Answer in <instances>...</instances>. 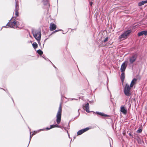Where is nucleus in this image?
<instances>
[{
	"label": "nucleus",
	"mask_w": 147,
	"mask_h": 147,
	"mask_svg": "<svg viewBox=\"0 0 147 147\" xmlns=\"http://www.w3.org/2000/svg\"><path fill=\"white\" fill-rule=\"evenodd\" d=\"M62 109V106L61 104H60L56 115V122L57 124H59L61 122Z\"/></svg>",
	"instance_id": "1"
},
{
	"label": "nucleus",
	"mask_w": 147,
	"mask_h": 147,
	"mask_svg": "<svg viewBox=\"0 0 147 147\" xmlns=\"http://www.w3.org/2000/svg\"><path fill=\"white\" fill-rule=\"evenodd\" d=\"M20 25L19 22L17 20H14L13 21L11 20L10 22H8L7 25L9 27L16 28L18 27V26Z\"/></svg>",
	"instance_id": "2"
},
{
	"label": "nucleus",
	"mask_w": 147,
	"mask_h": 147,
	"mask_svg": "<svg viewBox=\"0 0 147 147\" xmlns=\"http://www.w3.org/2000/svg\"><path fill=\"white\" fill-rule=\"evenodd\" d=\"M32 34L34 37L38 41V43L40 42L41 34L40 31H36L33 32Z\"/></svg>",
	"instance_id": "3"
},
{
	"label": "nucleus",
	"mask_w": 147,
	"mask_h": 147,
	"mask_svg": "<svg viewBox=\"0 0 147 147\" xmlns=\"http://www.w3.org/2000/svg\"><path fill=\"white\" fill-rule=\"evenodd\" d=\"M132 87H130V85L127 84H126L124 88V93L127 96H129L130 95V92L131 88Z\"/></svg>",
	"instance_id": "4"
},
{
	"label": "nucleus",
	"mask_w": 147,
	"mask_h": 147,
	"mask_svg": "<svg viewBox=\"0 0 147 147\" xmlns=\"http://www.w3.org/2000/svg\"><path fill=\"white\" fill-rule=\"evenodd\" d=\"M138 57V55L136 54L133 55L129 58V61L131 63H133L136 60Z\"/></svg>",
	"instance_id": "5"
},
{
	"label": "nucleus",
	"mask_w": 147,
	"mask_h": 147,
	"mask_svg": "<svg viewBox=\"0 0 147 147\" xmlns=\"http://www.w3.org/2000/svg\"><path fill=\"white\" fill-rule=\"evenodd\" d=\"M15 6V15L16 17H18L19 16V12H18V11L19 9L18 3V2H16Z\"/></svg>",
	"instance_id": "6"
},
{
	"label": "nucleus",
	"mask_w": 147,
	"mask_h": 147,
	"mask_svg": "<svg viewBox=\"0 0 147 147\" xmlns=\"http://www.w3.org/2000/svg\"><path fill=\"white\" fill-rule=\"evenodd\" d=\"M89 129L90 128L89 127H86L85 128L81 129L79 131L77 132L78 135H79L82 134L83 133L89 130Z\"/></svg>",
	"instance_id": "7"
},
{
	"label": "nucleus",
	"mask_w": 147,
	"mask_h": 147,
	"mask_svg": "<svg viewBox=\"0 0 147 147\" xmlns=\"http://www.w3.org/2000/svg\"><path fill=\"white\" fill-rule=\"evenodd\" d=\"M56 28V26L53 23H51L49 26V29L50 31H53Z\"/></svg>",
	"instance_id": "8"
},
{
	"label": "nucleus",
	"mask_w": 147,
	"mask_h": 147,
	"mask_svg": "<svg viewBox=\"0 0 147 147\" xmlns=\"http://www.w3.org/2000/svg\"><path fill=\"white\" fill-rule=\"evenodd\" d=\"M127 66V65L126 64L125 62H124L122 63L121 65L120 69L121 72H124Z\"/></svg>",
	"instance_id": "9"
},
{
	"label": "nucleus",
	"mask_w": 147,
	"mask_h": 147,
	"mask_svg": "<svg viewBox=\"0 0 147 147\" xmlns=\"http://www.w3.org/2000/svg\"><path fill=\"white\" fill-rule=\"evenodd\" d=\"M89 104L87 102L85 104L84 106H83V109L85 110L87 112H89L90 111L89 110Z\"/></svg>",
	"instance_id": "10"
},
{
	"label": "nucleus",
	"mask_w": 147,
	"mask_h": 147,
	"mask_svg": "<svg viewBox=\"0 0 147 147\" xmlns=\"http://www.w3.org/2000/svg\"><path fill=\"white\" fill-rule=\"evenodd\" d=\"M120 111L125 115H126L127 113V110L125 109V107L123 106H121Z\"/></svg>",
	"instance_id": "11"
},
{
	"label": "nucleus",
	"mask_w": 147,
	"mask_h": 147,
	"mask_svg": "<svg viewBox=\"0 0 147 147\" xmlns=\"http://www.w3.org/2000/svg\"><path fill=\"white\" fill-rule=\"evenodd\" d=\"M147 34V31H143L138 33V36H140L144 35L145 36H146Z\"/></svg>",
	"instance_id": "12"
},
{
	"label": "nucleus",
	"mask_w": 147,
	"mask_h": 147,
	"mask_svg": "<svg viewBox=\"0 0 147 147\" xmlns=\"http://www.w3.org/2000/svg\"><path fill=\"white\" fill-rule=\"evenodd\" d=\"M137 80V79L135 78L133 79L132 80L131 83L130 85V87H132L134 85L136 84Z\"/></svg>",
	"instance_id": "13"
},
{
	"label": "nucleus",
	"mask_w": 147,
	"mask_h": 147,
	"mask_svg": "<svg viewBox=\"0 0 147 147\" xmlns=\"http://www.w3.org/2000/svg\"><path fill=\"white\" fill-rule=\"evenodd\" d=\"M54 127H59V125L56 124L55 125H50V128L47 127L46 129L47 130H49L51 129Z\"/></svg>",
	"instance_id": "14"
},
{
	"label": "nucleus",
	"mask_w": 147,
	"mask_h": 147,
	"mask_svg": "<svg viewBox=\"0 0 147 147\" xmlns=\"http://www.w3.org/2000/svg\"><path fill=\"white\" fill-rule=\"evenodd\" d=\"M147 3V0L145 1H142L141 2H140L138 3V5L139 6H141L143 5H144L145 3Z\"/></svg>",
	"instance_id": "15"
},
{
	"label": "nucleus",
	"mask_w": 147,
	"mask_h": 147,
	"mask_svg": "<svg viewBox=\"0 0 147 147\" xmlns=\"http://www.w3.org/2000/svg\"><path fill=\"white\" fill-rule=\"evenodd\" d=\"M125 74L124 72H122V73L121 75V80L123 82L124 80L125 79Z\"/></svg>",
	"instance_id": "16"
},
{
	"label": "nucleus",
	"mask_w": 147,
	"mask_h": 147,
	"mask_svg": "<svg viewBox=\"0 0 147 147\" xmlns=\"http://www.w3.org/2000/svg\"><path fill=\"white\" fill-rule=\"evenodd\" d=\"M127 37L126 36V34H125L124 32L123 34H122L119 37V38L121 39L122 38H126Z\"/></svg>",
	"instance_id": "17"
},
{
	"label": "nucleus",
	"mask_w": 147,
	"mask_h": 147,
	"mask_svg": "<svg viewBox=\"0 0 147 147\" xmlns=\"http://www.w3.org/2000/svg\"><path fill=\"white\" fill-rule=\"evenodd\" d=\"M131 32V31L130 30H128L124 32L125 34H126L127 37L129 35V34Z\"/></svg>",
	"instance_id": "18"
},
{
	"label": "nucleus",
	"mask_w": 147,
	"mask_h": 147,
	"mask_svg": "<svg viewBox=\"0 0 147 147\" xmlns=\"http://www.w3.org/2000/svg\"><path fill=\"white\" fill-rule=\"evenodd\" d=\"M32 45L34 48L35 49H36L38 47V44L36 42H33L32 44Z\"/></svg>",
	"instance_id": "19"
},
{
	"label": "nucleus",
	"mask_w": 147,
	"mask_h": 147,
	"mask_svg": "<svg viewBox=\"0 0 147 147\" xmlns=\"http://www.w3.org/2000/svg\"><path fill=\"white\" fill-rule=\"evenodd\" d=\"M98 113L99 115H100L101 116H104V117H108V115H106V114H105L104 113Z\"/></svg>",
	"instance_id": "20"
},
{
	"label": "nucleus",
	"mask_w": 147,
	"mask_h": 147,
	"mask_svg": "<svg viewBox=\"0 0 147 147\" xmlns=\"http://www.w3.org/2000/svg\"><path fill=\"white\" fill-rule=\"evenodd\" d=\"M37 53L40 55H42L43 54V52L40 49L37 50Z\"/></svg>",
	"instance_id": "21"
},
{
	"label": "nucleus",
	"mask_w": 147,
	"mask_h": 147,
	"mask_svg": "<svg viewBox=\"0 0 147 147\" xmlns=\"http://www.w3.org/2000/svg\"><path fill=\"white\" fill-rule=\"evenodd\" d=\"M108 38H109L108 37H106L105 39L104 40L103 42H107L108 40Z\"/></svg>",
	"instance_id": "22"
},
{
	"label": "nucleus",
	"mask_w": 147,
	"mask_h": 147,
	"mask_svg": "<svg viewBox=\"0 0 147 147\" xmlns=\"http://www.w3.org/2000/svg\"><path fill=\"white\" fill-rule=\"evenodd\" d=\"M142 131V130L141 129H139L137 131V133H141Z\"/></svg>",
	"instance_id": "23"
},
{
	"label": "nucleus",
	"mask_w": 147,
	"mask_h": 147,
	"mask_svg": "<svg viewBox=\"0 0 147 147\" xmlns=\"http://www.w3.org/2000/svg\"><path fill=\"white\" fill-rule=\"evenodd\" d=\"M61 30H55V31H53V33H55V32H57L58 31H61Z\"/></svg>",
	"instance_id": "24"
},
{
	"label": "nucleus",
	"mask_w": 147,
	"mask_h": 147,
	"mask_svg": "<svg viewBox=\"0 0 147 147\" xmlns=\"http://www.w3.org/2000/svg\"><path fill=\"white\" fill-rule=\"evenodd\" d=\"M123 134L124 136H125L126 134V131L125 130H124L123 132Z\"/></svg>",
	"instance_id": "25"
},
{
	"label": "nucleus",
	"mask_w": 147,
	"mask_h": 147,
	"mask_svg": "<svg viewBox=\"0 0 147 147\" xmlns=\"http://www.w3.org/2000/svg\"><path fill=\"white\" fill-rule=\"evenodd\" d=\"M137 141H138V143H140V142H141V141H141V140H140V138H139L138 139Z\"/></svg>",
	"instance_id": "26"
},
{
	"label": "nucleus",
	"mask_w": 147,
	"mask_h": 147,
	"mask_svg": "<svg viewBox=\"0 0 147 147\" xmlns=\"http://www.w3.org/2000/svg\"><path fill=\"white\" fill-rule=\"evenodd\" d=\"M43 1L44 2V3L45 4V2L47 3L48 2V0H43Z\"/></svg>",
	"instance_id": "27"
},
{
	"label": "nucleus",
	"mask_w": 147,
	"mask_h": 147,
	"mask_svg": "<svg viewBox=\"0 0 147 147\" xmlns=\"http://www.w3.org/2000/svg\"><path fill=\"white\" fill-rule=\"evenodd\" d=\"M90 5H91V6H92V2H90Z\"/></svg>",
	"instance_id": "28"
},
{
	"label": "nucleus",
	"mask_w": 147,
	"mask_h": 147,
	"mask_svg": "<svg viewBox=\"0 0 147 147\" xmlns=\"http://www.w3.org/2000/svg\"><path fill=\"white\" fill-rule=\"evenodd\" d=\"M129 135L130 136H131L132 137V138H133V136L130 133H129Z\"/></svg>",
	"instance_id": "29"
}]
</instances>
